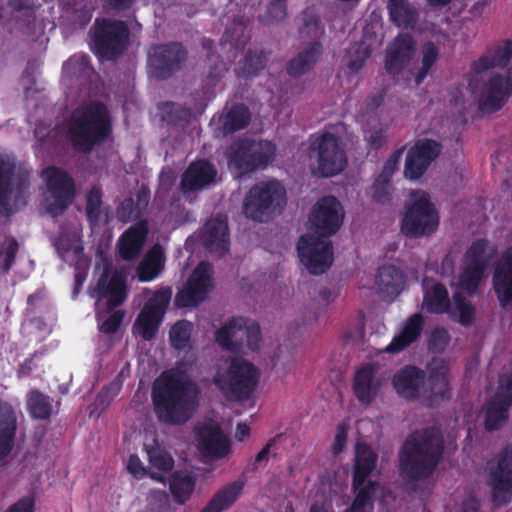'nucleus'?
Returning a JSON list of instances; mask_svg holds the SVG:
<instances>
[{
	"label": "nucleus",
	"mask_w": 512,
	"mask_h": 512,
	"mask_svg": "<svg viewBox=\"0 0 512 512\" xmlns=\"http://www.w3.org/2000/svg\"><path fill=\"white\" fill-rule=\"evenodd\" d=\"M342 221V206L335 196L317 201L309 217L313 233L302 235L297 243L299 259L310 274L321 275L332 266L333 247L328 238L339 230Z\"/></svg>",
	"instance_id": "nucleus-1"
},
{
	"label": "nucleus",
	"mask_w": 512,
	"mask_h": 512,
	"mask_svg": "<svg viewBox=\"0 0 512 512\" xmlns=\"http://www.w3.org/2000/svg\"><path fill=\"white\" fill-rule=\"evenodd\" d=\"M198 393L196 383L185 373H162L151 393L157 419L170 425L185 424L192 417Z\"/></svg>",
	"instance_id": "nucleus-2"
},
{
	"label": "nucleus",
	"mask_w": 512,
	"mask_h": 512,
	"mask_svg": "<svg viewBox=\"0 0 512 512\" xmlns=\"http://www.w3.org/2000/svg\"><path fill=\"white\" fill-rule=\"evenodd\" d=\"M112 134V121L105 104L93 101L77 107L66 121V136L73 148L89 153Z\"/></svg>",
	"instance_id": "nucleus-3"
},
{
	"label": "nucleus",
	"mask_w": 512,
	"mask_h": 512,
	"mask_svg": "<svg viewBox=\"0 0 512 512\" xmlns=\"http://www.w3.org/2000/svg\"><path fill=\"white\" fill-rule=\"evenodd\" d=\"M443 451V439L436 429H424L410 436L400 454L403 477L409 482L429 477Z\"/></svg>",
	"instance_id": "nucleus-4"
},
{
	"label": "nucleus",
	"mask_w": 512,
	"mask_h": 512,
	"mask_svg": "<svg viewBox=\"0 0 512 512\" xmlns=\"http://www.w3.org/2000/svg\"><path fill=\"white\" fill-rule=\"evenodd\" d=\"M276 156V145L268 140L248 138L234 141L227 150L229 166L237 177H243L265 170Z\"/></svg>",
	"instance_id": "nucleus-5"
},
{
	"label": "nucleus",
	"mask_w": 512,
	"mask_h": 512,
	"mask_svg": "<svg viewBox=\"0 0 512 512\" xmlns=\"http://www.w3.org/2000/svg\"><path fill=\"white\" fill-rule=\"evenodd\" d=\"M88 35L90 51L99 60H116L127 49L130 30L122 20L98 17Z\"/></svg>",
	"instance_id": "nucleus-6"
},
{
	"label": "nucleus",
	"mask_w": 512,
	"mask_h": 512,
	"mask_svg": "<svg viewBox=\"0 0 512 512\" xmlns=\"http://www.w3.org/2000/svg\"><path fill=\"white\" fill-rule=\"evenodd\" d=\"M30 186V173L0 156V217L9 218L27 205Z\"/></svg>",
	"instance_id": "nucleus-7"
},
{
	"label": "nucleus",
	"mask_w": 512,
	"mask_h": 512,
	"mask_svg": "<svg viewBox=\"0 0 512 512\" xmlns=\"http://www.w3.org/2000/svg\"><path fill=\"white\" fill-rule=\"evenodd\" d=\"M286 205V189L275 179L260 181L247 192L243 212L248 219L268 222Z\"/></svg>",
	"instance_id": "nucleus-8"
},
{
	"label": "nucleus",
	"mask_w": 512,
	"mask_h": 512,
	"mask_svg": "<svg viewBox=\"0 0 512 512\" xmlns=\"http://www.w3.org/2000/svg\"><path fill=\"white\" fill-rule=\"evenodd\" d=\"M260 378L259 369L243 358L231 360L227 371L214 378L215 385L230 400H248L254 393Z\"/></svg>",
	"instance_id": "nucleus-9"
},
{
	"label": "nucleus",
	"mask_w": 512,
	"mask_h": 512,
	"mask_svg": "<svg viewBox=\"0 0 512 512\" xmlns=\"http://www.w3.org/2000/svg\"><path fill=\"white\" fill-rule=\"evenodd\" d=\"M406 211L401 219V232L408 237L432 234L438 227L439 217L424 191H411Z\"/></svg>",
	"instance_id": "nucleus-10"
},
{
	"label": "nucleus",
	"mask_w": 512,
	"mask_h": 512,
	"mask_svg": "<svg viewBox=\"0 0 512 512\" xmlns=\"http://www.w3.org/2000/svg\"><path fill=\"white\" fill-rule=\"evenodd\" d=\"M42 176L46 186L45 209L50 216L56 218L73 203L76 196L75 181L66 170L53 165L45 168Z\"/></svg>",
	"instance_id": "nucleus-11"
},
{
	"label": "nucleus",
	"mask_w": 512,
	"mask_h": 512,
	"mask_svg": "<svg viewBox=\"0 0 512 512\" xmlns=\"http://www.w3.org/2000/svg\"><path fill=\"white\" fill-rule=\"evenodd\" d=\"M215 339L221 348L230 352L257 351L261 342V329L256 321L233 317L216 331Z\"/></svg>",
	"instance_id": "nucleus-12"
},
{
	"label": "nucleus",
	"mask_w": 512,
	"mask_h": 512,
	"mask_svg": "<svg viewBox=\"0 0 512 512\" xmlns=\"http://www.w3.org/2000/svg\"><path fill=\"white\" fill-rule=\"evenodd\" d=\"M213 267L209 262H200L188 277L185 285L175 297L177 308H194L203 303L213 289Z\"/></svg>",
	"instance_id": "nucleus-13"
},
{
	"label": "nucleus",
	"mask_w": 512,
	"mask_h": 512,
	"mask_svg": "<svg viewBox=\"0 0 512 512\" xmlns=\"http://www.w3.org/2000/svg\"><path fill=\"white\" fill-rule=\"evenodd\" d=\"M274 443L275 440L270 439L257 453L254 460L244 469L242 477L219 489L200 512H222L229 509L243 493L246 484L244 475L256 471L262 462H268L270 450Z\"/></svg>",
	"instance_id": "nucleus-14"
},
{
	"label": "nucleus",
	"mask_w": 512,
	"mask_h": 512,
	"mask_svg": "<svg viewBox=\"0 0 512 512\" xmlns=\"http://www.w3.org/2000/svg\"><path fill=\"white\" fill-rule=\"evenodd\" d=\"M494 249L487 240L479 239L472 243L465 254V264L459 285L462 291L473 294L484 279V272Z\"/></svg>",
	"instance_id": "nucleus-15"
},
{
	"label": "nucleus",
	"mask_w": 512,
	"mask_h": 512,
	"mask_svg": "<svg viewBox=\"0 0 512 512\" xmlns=\"http://www.w3.org/2000/svg\"><path fill=\"white\" fill-rule=\"evenodd\" d=\"M187 56L186 48L179 42L155 45L148 54L150 73L158 80L168 79L182 68Z\"/></svg>",
	"instance_id": "nucleus-16"
},
{
	"label": "nucleus",
	"mask_w": 512,
	"mask_h": 512,
	"mask_svg": "<svg viewBox=\"0 0 512 512\" xmlns=\"http://www.w3.org/2000/svg\"><path fill=\"white\" fill-rule=\"evenodd\" d=\"M310 150L316 153L318 171L322 177L337 175L347 163L339 138L331 133L317 136L311 142Z\"/></svg>",
	"instance_id": "nucleus-17"
},
{
	"label": "nucleus",
	"mask_w": 512,
	"mask_h": 512,
	"mask_svg": "<svg viewBox=\"0 0 512 512\" xmlns=\"http://www.w3.org/2000/svg\"><path fill=\"white\" fill-rule=\"evenodd\" d=\"M171 296L170 287L156 291L139 313L134 328L144 340L149 341L155 338Z\"/></svg>",
	"instance_id": "nucleus-18"
},
{
	"label": "nucleus",
	"mask_w": 512,
	"mask_h": 512,
	"mask_svg": "<svg viewBox=\"0 0 512 512\" xmlns=\"http://www.w3.org/2000/svg\"><path fill=\"white\" fill-rule=\"evenodd\" d=\"M488 483L496 504L503 505L512 498V444L489 463Z\"/></svg>",
	"instance_id": "nucleus-19"
},
{
	"label": "nucleus",
	"mask_w": 512,
	"mask_h": 512,
	"mask_svg": "<svg viewBox=\"0 0 512 512\" xmlns=\"http://www.w3.org/2000/svg\"><path fill=\"white\" fill-rule=\"evenodd\" d=\"M442 146L432 139H420L407 153L404 175L415 180L420 178L432 161L440 154Z\"/></svg>",
	"instance_id": "nucleus-20"
},
{
	"label": "nucleus",
	"mask_w": 512,
	"mask_h": 512,
	"mask_svg": "<svg viewBox=\"0 0 512 512\" xmlns=\"http://www.w3.org/2000/svg\"><path fill=\"white\" fill-rule=\"evenodd\" d=\"M217 174L215 165L209 160L192 161L181 175L180 191L183 195L202 191L215 182Z\"/></svg>",
	"instance_id": "nucleus-21"
},
{
	"label": "nucleus",
	"mask_w": 512,
	"mask_h": 512,
	"mask_svg": "<svg viewBox=\"0 0 512 512\" xmlns=\"http://www.w3.org/2000/svg\"><path fill=\"white\" fill-rule=\"evenodd\" d=\"M203 456L210 461L224 459L231 452L230 441L217 424H205L198 431Z\"/></svg>",
	"instance_id": "nucleus-22"
},
{
	"label": "nucleus",
	"mask_w": 512,
	"mask_h": 512,
	"mask_svg": "<svg viewBox=\"0 0 512 512\" xmlns=\"http://www.w3.org/2000/svg\"><path fill=\"white\" fill-rule=\"evenodd\" d=\"M202 245L210 253H215L218 256H223L229 251V229L227 217L217 215L209 219L200 235Z\"/></svg>",
	"instance_id": "nucleus-23"
},
{
	"label": "nucleus",
	"mask_w": 512,
	"mask_h": 512,
	"mask_svg": "<svg viewBox=\"0 0 512 512\" xmlns=\"http://www.w3.org/2000/svg\"><path fill=\"white\" fill-rule=\"evenodd\" d=\"M96 291L99 299H106L109 310L121 306L127 298L125 275L115 271L109 278L108 271L104 270L97 281Z\"/></svg>",
	"instance_id": "nucleus-24"
},
{
	"label": "nucleus",
	"mask_w": 512,
	"mask_h": 512,
	"mask_svg": "<svg viewBox=\"0 0 512 512\" xmlns=\"http://www.w3.org/2000/svg\"><path fill=\"white\" fill-rule=\"evenodd\" d=\"M397 393L406 399L428 397L424 371L414 366H406L393 377Z\"/></svg>",
	"instance_id": "nucleus-25"
},
{
	"label": "nucleus",
	"mask_w": 512,
	"mask_h": 512,
	"mask_svg": "<svg viewBox=\"0 0 512 512\" xmlns=\"http://www.w3.org/2000/svg\"><path fill=\"white\" fill-rule=\"evenodd\" d=\"M251 122L249 108L243 103H235L225 106L218 117L215 133L218 136L227 137L233 133L245 129Z\"/></svg>",
	"instance_id": "nucleus-26"
},
{
	"label": "nucleus",
	"mask_w": 512,
	"mask_h": 512,
	"mask_svg": "<svg viewBox=\"0 0 512 512\" xmlns=\"http://www.w3.org/2000/svg\"><path fill=\"white\" fill-rule=\"evenodd\" d=\"M493 286L500 304L504 307L512 305V246L503 252L496 264Z\"/></svg>",
	"instance_id": "nucleus-27"
},
{
	"label": "nucleus",
	"mask_w": 512,
	"mask_h": 512,
	"mask_svg": "<svg viewBox=\"0 0 512 512\" xmlns=\"http://www.w3.org/2000/svg\"><path fill=\"white\" fill-rule=\"evenodd\" d=\"M511 93L508 79L496 75L491 77L483 86L479 97V108L485 112L500 109Z\"/></svg>",
	"instance_id": "nucleus-28"
},
{
	"label": "nucleus",
	"mask_w": 512,
	"mask_h": 512,
	"mask_svg": "<svg viewBox=\"0 0 512 512\" xmlns=\"http://www.w3.org/2000/svg\"><path fill=\"white\" fill-rule=\"evenodd\" d=\"M414 54V42L409 34L399 35L387 49L385 68L391 74L399 73Z\"/></svg>",
	"instance_id": "nucleus-29"
},
{
	"label": "nucleus",
	"mask_w": 512,
	"mask_h": 512,
	"mask_svg": "<svg viewBox=\"0 0 512 512\" xmlns=\"http://www.w3.org/2000/svg\"><path fill=\"white\" fill-rule=\"evenodd\" d=\"M428 397H445L449 391L450 368L443 358H433L426 367Z\"/></svg>",
	"instance_id": "nucleus-30"
},
{
	"label": "nucleus",
	"mask_w": 512,
	"mask_h": 512,
	"mask_svg": "<svg viewBox=\"0 0 512 512\" xmlns=\"http://www.w3.org/2000/svg\"><path fill=\"white\" fill-rule=\"evenodd\" d=\"M149 231L148 222L140 220L130 226L119 239V254L125 260L136 258L145 243Z\"/></svg>",
	"instance_id": "nucleus-31"
},
{
	"label": "nucleus",
	"mask_w": 512,
	"mask_h": 512,
	"mask_svg": "<svg viewBox=\"0 0 512 512\" xmlns=\"http://www.w3.org/2000/svg\"><path fill=\"white\" fill-rule=\"evenodd\" d=\"M405 283L403 272L395 265L382 266L376 276L378 293L384 300H393L400 294Z\"/></svg>",
	"instance_id": "nucleus-32"
},
{
	"label": "nucleus",
	"mask_w": 512,
	"mask_h": 512,
	"mask_svg": "<svg viewBox=\"0 0 512 512\" xmlns=\"http://www.w3.org/2000/svg\"><path fill=\"white\" fill-rule=\"evenodd\" d=\"M323 54V46L319 41L309 43L286 65L287 74L291 77H299L313 69Z\"/></svg>",
	"instance_id": "nucleus-33"
},
{
	"label": "nucleus",
	"mask_w": 512,
	"mask_h": 512,
	"mask_svg": "<svg viewBox=\"0 0 512 512\" xmlns=\"http://www.w3.org/2000/svg\"><path fill=\"white\" fill-rule=\"evenodd\" d=\"M17 417L10 405L0 404V461L6 459L15 445Z\"/></svg>",
	"instance_id": "nucleus-34"
},
{
	"label": "nucleus",
	"mask_w": 512,
	"mask_h": 512,
	"mask_svg": "<svg viewBox=\"0 0 512 512\" xmlns=\"http://www.w3.org/2000/svg\"><path fill=\"white\" fill-rule=\"evenodd\" d=\"M149 461V476L160 483H165L164 474L174 467V459L171 454L157 442L152 446H145Z\"/></svg>",
	"instance_id": "nucleus-35"
},
{
	"label": "nucleus",
	"mask_w": 512,
	"mask_h": 512,
	"mask_svg": "<svg viewBox=\"0 0 512 512\" xmlns=\"http://www.w3.org/2000/svg\"><path fill=\"white\" fill-rule=\"evenodd\" d=\"M423 325L424 319L420 313L411 315L403 323L402 330L393 338L385 351L388 353H398L408 347L420 337Z\"/></svg>",
	"instance_id": "nucleus-36"
},
{
	"label": "nucleus",
	"mask_w": 512,
	"mask_h": 512,
	"mask_svg": "<svg viewBox=\"0 0 512 512\" xmlns=\"http://www.w3.org/2000/svg\"><path fill=\"white\" fill-rule=\"evenodd\" d=\"M387 9L390 20L399 27L414 28L418 23V9L409 0H388Z\"/></svg>",
	"instance_id": "nucleus-37"
},
{
	"label": "nucleus",
	"mask_w": 512,
	"mask_h": 512,
	"mask_svg": "<svg viewBox=\"0 0 512 512\" xmlns=\"http://www.w3.org/2000/svg\"><path fill=\"white\" fill-rule=\"evenodd\" d=\"M196 479L188 471L178 470L171 474L169 479V488L174 501L179 504H185L191 497L195 489Z\"/></svg>",
	"instance_id": "nucleus-38"
},
{
	"label": "nucleus",
	"mask_w": 512,
	"mask_h": 512,
	"mask_svg": "<svg viewBox=\"0 0 512 512\" xmlns=\"http://www.w3.org/2000/svg\"><path fill=\"white\" fill-rule=\"evenodd\" d=\"M374 375V367L366 366L360 369L354 378V393L364 405L369 404L376 395L378 385L374 381Z\"/></svg>",
	"instance_id": "nucleus-39"
},
{
	"label": "nucleus",
	"mask_w": 512,
	"mask_h": 512,
	"mask_svg": "<svg viewBox=\"0 0 512 512\" xmlns=\"http://www.w3.org/2000/svg\"><path fill=\"white\" fill-rule=\"evenodd\" d=\"M53 399L38 389L27 394V411L32 419L48 420L53 414Z\"/></svg>",
	"instance_id": "nucleus-40"
},
{
	"label": "nucleus",
	"mask_w": 512,
	"mask_h": 512,
	"mask_svg": "<svg viewBox=\"0 0 512 512\" xmlns=\"http://www.w3.org/2000/svg\"><path fill=\"white\" fill-rule=\"evenodd\" d=\"M377 456L370 446L358 443L354 463V485L362 483L375 468Z\"/></svg>",
	"instance_id": "nucleus-41"
},
{
	"label": "nucleus",
	"mask_w": 512,
	"mask_h": 512,
	"mask_svg": "<svg viewBox=\"0 0 512 512\" xmlns=\"http://www.w3.org/2000/svg\"><path fill=\"white\" fill-rule=\"evenodd\" d=\"M425 295L424 307L433 313H443L449 307V298L446 288L440 284L435 283L429 287V282L424 281Z\"/></svg>",
	"instance_id": "nucleus-42"
},
{
	"label": "nucleus",
	"mask_w": 512,
	"mask_h": 512,
	"mask_svg": "<svg viewBox=\"0 0 512 512\" xmlns=\"http://www.w3.org/2000/svg\"><path fill=\"white\" fill-rule=\"evenodd\" d=\"M268 62V53L264 50L249 49L243 60L239 62V76L250 78L257 76Z\"/></svg>",
	"instance_id": "nucleus-43"
},
{
	"label": "nucleus",
	"mask_w": 512,
	"mask_h": 512,
	"mask_svg": "<svg viewBox=\"0 0 512 512\" xmlns=\"http://www.w3.org/2000/svg\"><path fill=\"white\" fill-rule=\"evenodd\" d=\"M63 74L71 79H86L93 72L90 56L74 54L62 66Z\"/></svg>",
	"instance_id": "nucleus-44"
},
{
	"label": "nucleus",
	"mask_w": 512,
	"mask_h": 512,
	"mask_svg": "<svg viewBox=\"0 0 512 512\" xmlns=\"http://www.w3.org/2000/svg\"><path fill=\"white\" fill-rule=\"evenodd\" d=\"M19 251L18 240L11 235L0 236V272L8 274L15 264Z\"/></svg>",
	"instance_id": "nucleus-45"
},
{
	"label": "nucleus",
	"mask_w": 512,
	"mask_h": 512,
	"mask_svg": "<svg viewBox=\"0 0 512 512\" xmlns=\"http://www.w3.org/2000/svg\"><path fill=\"white\" fill-rule=\"evenodd\" d=\"M509 405H506L496 395L488 402L485 424L488 430H494L503 425L508 417Z\"/></svg>",
	"instance_id": "nucleus-46"
},
{
	"label": "nucleus",
	"mask_w": 512,
	"mask_h": 512,
	"mask_svg": "<svg viewBox=\"0 0 512 512\" xmlns=\"http://www.w3.org/2000/svg\"><path fill=\"white\" fill-rule=\"evenodd\" d=\"M193 324L187 320L177 321L169 331L170 345L176 350H184L189 346Z\"/></svg>",
	"instance_id": "nucleus-47"
},
{
	"label": "nucleus",
	"mask_w": 512,
	"mask_h": 512,
	"mask_svg": "<svg viewBox=\"0 0 512 512\" xmlns=\"http://www.w3.org/2000/svg\"><path fill=\"white\" fill-rule=\"evenodd\" d=\"M102 197L103 192L99 186H93L87 194L85 211L87 221L91 226L97 225L100 221Z\"/></svg>",
	"instance_id": "nucleus-48"
},
{
	"label": "nucleus",
	"mask_w": 512,
	"mask_h": 512,
	"mask_svg": "<svg viewBox=\"0 0 512 512\" xmlns=\"http://www.w3.org/2000/svg\"><path fill=\"white\" fill-rule=\"evenodd\" d=\"M158 108L163 121H166L169 125H177L187 121L191 114L189 108L174 102L161 103Z\"/></svg>",
	"instance_id": "nucleus-49"
},
{
	"label": "nucleus",
	"mask_w": 512,
	"mask_h": 512,
	"mask_svg": "<svg viewBox=\"0 0 512 512\" xmlns=\"http://www.w3.org/2000/svg\"><path fill=\"white\" fill-rule=\"evenodd\" d=\"M512 56L511 42L507 41L504 45L498 47L494 52L491 60L483 58L479 61L482 69H487L489 66L504 67L508 64Z\"/></svg>",
	"instance_id": "nucleus-50"
},
{
	"label": "nucleus",
	"mask_w": 512,
	"mask_h": 512,
	"mask_svg": "<svg viewBox=\"0 0 512 512\" xmlns=\"http://www.w3.org/2000/svg\"><path fill=\"white\" fill-rule=\"evenodd\" d=\"M376 490L377 485L373 482H369L368 485L361 488L354 499V512H368L372 507V497Z\"/></svg>",
	"instance_id": "nucleus-51"
},
{
	"label": "nucleus",
	"mask_w": 512,
	"mask_h": 512,
	"mask_svg": "<svg viewBox=\"0 0 512 512\" xmlns=\"http://www.w3.org/2000/svg\"><path fill=\"white\" fill-rule=\"evenodd\" d=\"M286 1L272 0L261 21L265 24H278L287 17Z\"/></svg>",
	"instance_id": "nucleus-52"
},
{
	"label": "nucleus",
	"mask_w": 512,
	"mask_h": 512,
	"mask_svg": "<svg viewBox=\"0 0 512 512\" xmlns=\"http://www.w3.org/2000/svg\"><path fill=\"white\" fill-rule=\"evenodd\" d=\"M349 429V418L344 419L337 425L334 442L331 447V453L334 457H337L345 450L347 446Z\"/></svg>",
	"instance_id": "nucleus-53"
},
{
	"label": "nucleus",
	"mask_w": 512,
	"mask_h": 512,
	"mask_svg": "<svg viewBox=\"0 0 512 512\" xmlns=\"http://www.w3.org/2000/svg\"><path fill=\"white\" fill-rule=\"evenodd\" d=\"M422 53V67L417 76L418 83L427 75L429 69L437 60L438 48L433 43L428 42L423 46Z\"/></svg>",
	"instance_id": "nucleus-54"
},
{
	"label": "nucleus",
	"mask_w": 512,
	"mask_h": 512,
	"mask_svg": "<svg viewBox=\"0 0 512 512\" xmlns=\"http://www.w3.org/2000/svg\"><path fill=\"white\" fill-rule=\"evenodd\" d=\"M117 219L122 223H127L140 216V210L137 208L132 198H125L117 207Z\"/></svg>",
	"instance_id": "nucleus-55"
},
{
	"label": "nucleus",
	"mask_w": 512,
	"mask_h": 512,
	"mask_svg": "<svg viewBox=\"0 0 512 512\" xmlns=\"http://www.w3.org/2000/svg\"><path fill=\"white\" fill-rule=\"evenodd\" d=\"M161 258V249L158 246L153 247L148 253L149 263H143L138 268L139 279L148 282L154 279L156 273L151 269L152 262H158Z\"/></svg>",
	"instance_id": "nucleus-56"
},
{
	"label": "nucleus",
	"mask_w": 512,
	"mask_h": 512,
	"mask_svg": "<svg viewBox=\"0 0 512 512\" xmlns=\"http://www.w3.org/2000/svg\"><path fill=\"white\" fill-rule=\"evenodd\" d=\"M373 199L378 203H387L390 201L392 190L391 182L378 177L373 184Z\"/></svg>",
	"instance_id": "nucleus-57"
},
{
	"label": "nucleus",
	"mask_w": 512,
	"mask_h": 512,
	"mask_svg": "<svg viewBox=\"0 0 512 512\" xmlns=\"http://www.w3.org/2000/svg\"><path fill=\"white\" fill-rule=\"evenodd\" d=\"M453 302L460 314V322L464 325H468L473 317V308L466 302L461 292L454 293Z\"/></svg>",
	"instance_id": "nucleus-58"
},
{
	"label": "nucleus",
	"mask_w": 512,
	"mask_h": 512,
	"mask_svg": "<svg viewBox=\"0 0 512 512\" xmlns=\"http://www.w3.org/2000/svg\"><path fill=\"white\" fill-rule=\"evenodd\" d=\"M403 151L404 148H400L391 154V156L385 162L382 172L378 177L391 182L392 175L398 169V164L402 157Z\"/></svg>",
	"instance_id": "nucleus-59"
},
{
	"label": "nucleus",
	"mask_w": 512,
	"mask_h": 512,
	"mask_svg": "<svg viewBox=\"0 0 512 512\" xmlns=\"http://www.w3.org/2000/svg\"><path fill=\"white\" fill-rule=\"evenodd\" d=\"M495 395L502 399L506 405L510 406L512 404V374L504 375L500 378L499 387Z\"/></svg>",
	"instance_id": "nucleus-60"
},
{
	"label": "nucleus",
	"mask_w": 512,
	"mask_h": 512,
	"mask_svg": "<svg viewBox=\"0 0 512 512\" xmlns=\"http://www.w3.org/2000/svg\"><path fill=\"white\" fill-rule=\"evenodd\" d=\"M124 313L122 311L113 312L107 319H105L101 326V332L105 334H112L118 331L123 321Z\"/></svg>",
	"instance_id": "nucleus-61"
},
{
	"label": "nucleus",
	"mask_w": 512,
	"mask_h": 512,
	"mask_svg": "<svg viewBox=\"0 0 512 512\" xmlns=\"http://www.w3.org/2000/svg\"><path fill=\"white\" fill-rule=\"evenodd\" d=\"M303 27L300 29L301 33L311 31L316 34L320 28V20L318 16L310 9H306L302 13Z\"/></svg>",
	"instance_id": "nucleus-62"
},
{
	"label": "nucleus",
	"mask_w": 512,
	"mask_h": 512,
	"mask_svg": "<svg viewBox=\"0 0 512 512\" xmlns=\"http://www.w3.org/2000/svg\"><path fill=\"white\" fill-rule=\"evenodd\" d=\"M448 341V332L445 329L436 328L431 334L429 346L436 351H440L444 349Z\"/></svg>",
	"instance_id": "nucleus-63"
},
{
	"label": "nucleus",
	"mask_w": 512,
	"mask_h": 512,
	"mask_svg": "<svg viewBox=\"0 0 512 512\" xmlns=\"http://www.w3.org/2000/svg\"><path fill=\"white\" fill-rule=\"evenodd\" d=\"M4 512H35V499L33 496H24L10 505Z\"/></svg>",
	"instance_id": "nucleus-64"
}]
</instances>
